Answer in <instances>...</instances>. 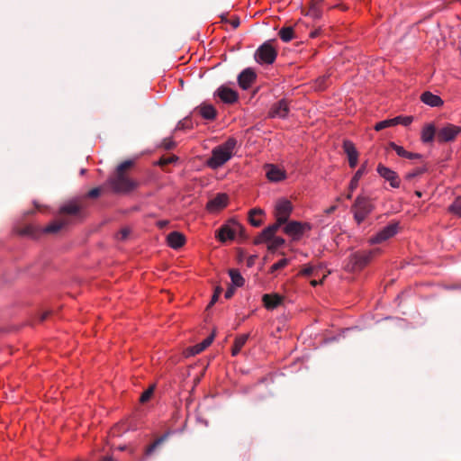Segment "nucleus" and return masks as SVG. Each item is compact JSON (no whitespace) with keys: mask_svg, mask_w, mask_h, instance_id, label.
I'll return each instance as SVG.
<instances>
[{"mask_svg":"<svg viewBox=\"0 0 461 461\" xmlns=\"http://www.w3.org/2000/svg\"><path fill=\"white\" fill-rule=\"evenodd\" d=\"M133 164L132 160L123 161L117 167L114 176L109 178L108 183L114 193L126 194L137 187V182L131 179L126 173Z\"/></svg>","mask_w":461,"mask_h":461,"instance_id":"f257e3e1","label":"nucleus"},{"mask_svg":"<svg viewBox=\"0 0 461 461\" xmlns=\"http://www.w3.org/2000/svg\"><path fill=\"white\" fill-rule=\"evenodd\" d=\"M236 146L237 140L232 137L229 138L224 143L212 149V157L208 159L207 165L213 169L221 167L230 159Z\"/></svg>","mask_w":461,"mask_h":461,"instance_id":"f03ea898","label":"nucleus"},{"mask_svg":"<svg viewBox=\"0 0 461 461\" xmlns=\"http://www.w3.org/2000/svg\"><path fill=\"white\" fill-rule=\"evenodd\" d=\"M375 206L372 201L364 195H358L351 206V212L357 223L361 224L373 212Z\"/></svg>","mask_w":461,"mask_h":461,"instance_id":"7ed1b4c3","label":"nucleus"},{"mask_svg":"<svg viewBox=\"0 0 461 461\" xmlns=\"http://www.w3.org/2000/svg\"><path fill=\"white\" fill-rule=\"evenodd\" d=\"M277 51L269 41L263 43L255 53V59L260 64H273L276 59Z\"/></svg>","mask_w":461,"mask_h":461,"instance_id":"20e7f679","label":"nucleus"},{"mask_svg":"<svg viewBox=\"0 0 461 461\" xmlns=\"http://www.w3.org/2000/svg\"><path fill=\"white\" fill-rule=\"evenodd\" d=\"M373 256L372 251L368 252H357L351 255L349 263L347 268L350 271H357L364 268L371 260Z\"/></svg>","mask_w":461,"mask_h":461,"instance_id":"39448f33","label":"nucleus"},{"mask_svg":"<svg viewBox=\"0 0 461 461\" xmlns=\"http://www.w3.org/2000/svg\"><path fill=\"white\" fill-rule=\"evenodd\" d=\"M460 132V127L453 124H447L443 128L438 130L437 140L439 143L453 141Z\"/></svg>","mask_w":461,"mask_h":461,"instance_id":"423d86ee","label":"nucleus"},{"mask_svg":"<svg viewBox=\"0 0 461 461\" xmlns=\"http://www.w3.org/2000/svg\"><path fill=\"white\" fill-rule=\"evenodd\" d=\"M398 228H399L398 222H396V221L391 222L390 224H388L387 226L383 228L375 236H373L370 239V243L371 244H378V243L387 240L388 239L393 237L397 233Z\"/></svg>","mask_w":461,"mask_h":461,"instance_id":"0eeeda50","label":"nucleus"},{"mask_svg":"<svg viewBox=\"0 0 461 461\" xmlns=\"http://www.w3.org/2000/svg\"><path fill=\"white\" fill-rule=\"evenodd\" d=\"M293 211V205L289 200L280 199L275 205V217L279 221L287 222Z\"/></svg>","mask_w":461,"mask_h":461,"instance_id":"6e6552de","label":"nucleus"},{"mask_svg":"<svg viewBox=\"0 0 461 461\" xmlns=\"http://www.w3.org/2000/svg\"><path fill=\"white\" fill-rule=\"evenodd\" d=\"M285 221H279V219H276V221L272 225L265 228L254 240V244L258 245L261 243L267 242L276 235L277 230L280 229L282 225H284Z\"/></svg>","mask_w":461,"mask_h":461,"instance_id":"1a4fd4ad","label":"nucleus"},{"mask_svg":"<svg viewBox=\"0 0 461 461\" xmlns=\"http://www.w3.org/2000/svg\"><path fill=\"white\" fill-rule=\"evenodd\" d=\"M310 229L311 225L309 223H302L300 221H292L287 222L284 228V231L287 235L292 236L294 240H299L304 231Z\"/></svg>","mask_w":461,"mask_h":461,"instance_id":"9d476101","label":"nucleus"},{"mask_svg":"<svg viewBox=\"0 0 461 461\" xmlns=\"http://www.w3.org/2000/svg\"><path fill=\"white\" fill-rule=\"evenodd\" d=\"M290 107L288 101L286 99H281L272 104L268 112V117L285 119L288 115Z\"/></svg>","mask_w":461,"mask_h":461,"instance_id":"9b49d317","label":"nucleus"},{"mask_svg":"<svg viewBox=\"0 0 461 461\" xmlns=\"http://www.w3.org/2000/svg\"><path fill=\"white\" fill-rule=\"evenodd\" d=\"M376 171L380 175V176H382L390 183V185L392 187L398 188L400 186L401 180L399 178V176L391 168L384 166L383 164H379L377 166Z\"/></svg>","mask_w":461,"mask_h":461,"instance_id":"f8f14e48","label":"nucleus"},{"mask_svg":"<svg viewBox=\"0 0 461 461\" xmlns=\"http://www.w3.org/2000/svg\"><path fill=\"white\" fill-rule=\"evenodd\" d=\"M85 206V203L81 201H70L60 207L59 213L61 215L79 216Z\"/></svg>","mask_w":461,"mask_h":461,"instance_id":"ddd939ff","label":"nucleus"},{"mask_svg":"<svg viewBox=\"0 0 461 461\" xmlns=\"http://www.w3.org/2000/svg\"><path fill=\"white\" fill-rule=\"evenodd\" d=\"M215 95L225 104H233L238 100V93L226 86H221L215 92Z\"/></svg>","mask_w":461,"mask_h":461,"instance_id":"4468645a","label":"nucleus"},{"mask_svg":"<svg viewBox=\"0 0 461 461\" xmlns=\"http://www.w3.org/2000/svg\"><path fill=\"white\" fill-rule=\"evenodd\" d=\"M256 78L257 75L255 71L252 68H248L239 75L238 83L242 89L246 90L251 86Z\"/></svg>","mask_w":461,"mask_h":461,"instance_id":"2eb2a0df","label":"nucleus"},{"mask_svg":"<svg viewBox=\"0 0 461 461\" xmlns=\"http://www.w3.org/2000/svg\"><path fill=\"white\" fill-rule=\"evenodd\" d=\"M343 150L348 156V164L350 167H355L357 164L358 159V152L354 145V143L350 140L343 141Z\"/></svg>","mask_w":461,"mask_h":461,"instance_id":"dca6fc26","label":"nucleus"},{"mask_svg":"<svg viewBox=\"0 0 461 461\" xmlns=\"http://www.w3.org/2000/svg\"><path fill=\"white\" fill-rule=\"evenodd\" d=\"M217 238L221 242H225L228 240L235 239L234 231V220L229 221V223L222 225L217 231Z\"/></svg>","mask_w":461,"mask_h":461,"instance_id":"f3484780","label":"nucleus"},{"mask_svg":"<svg viewBox=\"0 0 461 461\" xmlns=\"http://www.w3.org/2000/svg\"><path fill=\"white\" fill-rule=\"evenodd\" d=\"M284 300V296L278 294H266L262 297L264 306L268 310L278 307Z\"/></svg>","mask_w":461,"mask_h":461,"instance_id":"a211bd4d","label":"nucleus"},{"mask_svg":"<svg viewBox=\"0 0 461 461\" xmlns=\"http://www.w3.org/2000/svg\"><path fill=\"white\" fill-rule=\"evenodd\" d=\"M194 111L198 113L203 119L212 121L217 116V111L212 104H202L197 106Z\"/></svg>","mask_w":461,"mask_h":461,"instance_id":"6ab92c4d","label":"nucleus"},{"mask_svg":"<svg viewBox=\"0 0 461 461\" xmlns=\"http://www.w3.org/2000/svg\"><path fill=\"white\" fill-rule=\"evenodd\" d=\"M227 194H218L213 199L207 203V209L211 212L221 210L227 205Z\"/></svg>","mask_w":461,"mask_h":461,"instance_id":"aec40b11","label":"nucleus"},{"mask_svg":"<svg viewBox=\"0 0 461 461\" xmlns=\"http://www.w3.org/2000/svg\"><path fill=\"white\" fill-rule=\"evenodd\" d=\"M167 241L169 247L178 249L185 245V237L178 231H172L167 235Z\"/></svg>","mask_w":461,"mask_h":461,"instance_id":"412c9836","label":"nucleus"},{"mask_svg":"<svg viewBox=\"0 0 461 461\" xmlns=\"http://www.w3.org/2000/svg\"><path fill=\"white\" fill-rule=\"evenodd\" d=\"M438 130L433 123L426 124L421 131L420 139L425 144L431 143L434 139H437Z\"/></svg>","mask_w":461,"mask_h":461,"instance_id":"4be33fe9","label":"nucleus"},{"mask_svg":"<svg viewBox=\"0 0 461 461\" xmlns=\"http://www.w3.org/2000/svg\"><path fill=\"white\" fill-rule=\"evenodd\" d=\"M267 177L273 182H278L285 177V172L274 165H267Z\"/></svg>","mask_w":461,"mask_h":461,"instance_id":"5701e85b","label":"nucleus"},{"mask_svg":"<svg viewBox=\"0 0 461 461\" xmlns=\"http://www.w3.org/2000/svg\"><path fill=\"white\" fill-rule=\"evenodd\" d=\"M421 101L431 106V107H439L443 104V100L438 96L431 92H424L420 96Z\"/></svg>","mask_w":461,"mask_h":461,"instance_id":"b1692460","label":"nucleus"},{"mask_svg":"<svg viewBox=\"0 0 461 461\" xmlns=\"http://www.w3.org/2000/svg\"><path fill=\"white\" fill-rule=\"evenodd\" d=\"M249 338V334H241V335L236 337V339L234 340L233 347L231 348L232 356H237L240 352L241 348L246 344Z\"/></svg>","mask_w":461,"mask_h":461,"instance_id":"393cba45","label":"nucleus"},{"mask_svg":"<svg viewBox=\"0 0 461 461\" xmlns=\"http://www.w3.org/2000/svg\"><path fill=\"white\" fill-rule=\"evenodd\" d=\"M68 223V221L65 219L54 221L51 223H50L49 225H47L44 228L43 231L46 233H57L63 227H65Z\"/></svg>","mask_w":461,"mask_h":461,"instance_id":"a878e982","label":"nucleus"},{"mask_svg":"<svg viewBox=\"0 0 461 461\" xmlns=\"http://www.w3.org/2000/svg\"><path fill=\"white\" fill-rule=\"evenodd\" d=\"M263 213V210L259 208L251 209L249 212V223L254 227H259L262 224V221L258 219L257 216L262 215Z\"/></svg>","mask_w":461,"mask_h":461,"instance_id":"bb28decb","label":"nucleus"},{"mask_svg":"<svg viewBox=\"0 0 461 461\" xmlns=\"http://www.w3.org/2000/svg\"><path fill=\"white\" fill-rule=\"evenodd\" d=\"M365 172H366V165H362L357 169V171L355 173L354 176L352 177V179L349 183L348 189H350L351 192H354V190L357 187L358 181L363 176Z\"/></svg>","mask_w":461,"mask_h":461,"instance_id":"cd10ccee","label":"nucleus"},{"mask_svg":"<svg viewBox=\"0 0 461 461\" xmlns=\"http://www.w3.org/2000/svg\"><path fill=\"white\" fill-rule=\"evenodd\" d=\"M229 275L234 286L241 287L244 285V278L238 269H230Z\"/></svg>","mask_w":461,"mask_h":461,"instance_id":"c85d7f7f","label":"nucleus"},{"mask_svg":"<svg viewBox=\"0 0 461 461\" xmlns=\"http://www.w3.org/2000/svg\"><path fill=\"white\" fill-rule=\"evenodd\" d=\"M168 433H166L162 435L161 437L158 438L153 443H151L149 446L147 447L145 450L146 456H150L156 448L160 446L162 443H164L167 438Z\"/></svg>","mask_w":461,"mask_h":461,"instance_id":"c756f323","label":"nucleus"},{"mask_svg":"<svg viewBox=\"0 0 461 461\" xmlns=\"http://www.w3.org/2000/svg\"><path fill=\"white\" fill-rule=\"evenodd\" d=\"M213 337H214V335L212 334L211 336L206 338L203 342L193 347L192 353L194 355H196V354H199L202 351H203L207 347H209L212 344V342L213 340Z\"/></svg>","mask_w":461,"mask_h":461,"instance_id":"7c9ffc66","label":"nucleus"},{"mask_svg":"<svg viewBox=\"0 0 461 461\" xmlns=\"http://www.w3.org/2000/svg\"><path fill=\"white\" fill-rule=\"evenodd\" d=\"M278 35L283 41L289 42L294 38V29L292 27H283Z\"/></svg>","mask_w":461,"mask_h":461,"instance_id":"2f4dec72","label":"nucleus"},{"mask_svg":"<svg viewBox=\"0 0 461 461\" xmlns=\"http://www.w3.org/2000/svg\"><path fill=\"white\" fill-rule=\"evenodd\" d=\"M267 242H269V244L267 246L268 250L275 251L279 247H281L282 245L285 244V240L281 237L274 236L273 239H271Z\"/></svg>","mask_w":461,"mask_h":461,"instance_id":"473e14b6","label":"nucleus"},{"mask_svg":"<svg viewBox=\"0 0 461 461\" xmlns=\"http://www.w3.org/2000/svg\"><path fill=\"white\" fill-rule=\"evenodd\" d=\"M308 14L311 15L313 18H320L321 17V12L320 10L319 3L318 2H316L314 0H311L310 9L308 11Z\"/></svg>","mask_w":461,"mask_h":461,"instance_id":"72a5a7b5","label":"nucleus"},{"mask_svg":"<svg viewBox=\"0 0 461 461\" xmlns=\"http://www.w3.org/2000/svg\"><path fill=\"white\" fill-rule=\"evenodd\" d=\"M448 210L455 215L461 217V196H458L455 199V201L449 206Z\"/></svg>","mask_w":461,"mask_h":461,"instance_id":"f704fd0d","label":"nucleus"},{"mask_svg":"<svg viewBox=\"0 0 461 461\" xmlns=\"http://www.w3.org/2000/svg\"><path fill=\"white\" fill-rule=\"evenodd\" d=\"M154 390H155V384L150 385L146 391H144L142 393V394L140 397V402L141 403L147 402L153 395Z\"/></svg>","mask_w":461,"mask_h":461,"instance_id":"c9c22d12","label":"nucleus"},{"mask_svg":"<svg viewBox=\"0 0 461 461\" xmlns=\"http://www.w3.org/2000/svg\"><path fill=\"white\" fill-rule=\"evenodd\" d=\"M412 116H397L393 118L394 125L402 124L404 126H408L412 122Z\"/></svg>","mask_w":461,"mask_h":461,"instance_id":"e433bc0d","label":"nucleus"},{"mask_svg":"<svg viewBox=\"0 0 461 461\" xmlns=\"http://www.w3.org/2000/svg\"><path fill=\"white\" fill-rule=\"evenodd\" d=\"M392 126H394L393 118L388 119V120H384L382 122H377L375 126V130L379 131H382L385 128L392 127Z\"/></svg>","mask_w":461,"mask_h":461,"instance_id":"4c0bfd02","label":"nucleus"},{"mask_svg":"<svg viewBox=\"0 0 461 461\" xmlns=\"http://www.w3.org/2000/svg\"><path fill=\"white\" fill-rule=\"evenodd\" d=\"M234 231H235V236L239 235L241 239H247L248 238L244 226L241 225L237 221H234Z\"/></svg>","mask_w":461,"mask_h":461,"instance_id":"58836bf2","label":"nucleus"},{"mask_svg":"<svg viewBox=\"0 0 461 461\" xmlns=\"http://www.w3.org/2000/svg\"><path fill=\"white\" fill-rule=\"evenodd\" d=\"M176 160H177V157L175 155L163 156L158 160V165L161 167H164V166L172 164V163L176 162Z\"/></svg>","mask_w":461,"mask_h":461,"instance_id":"ea45409f","label":"nucleus"},{"mask_svg":"<svg viewBox=\"0 0 461 461\" xmlns=\"http://www.w3.org/2000/svg\"><path fill=\"white\" fill-rule=\"evenodd\" d=\"M288 263H289V260L287 258H283V259L279 260L278 262H276L271 266V267L269 269V273H274L279 269L284 268L285 267H286L288 265Z\"/></svg>","mask_w":461,"mask_h":461,"instance_id":"a19ab883","label":"nucleus"},{"mask_svg":"<svg viewBox=\"0 0 461 461\" xmlns=\"http://www.w3.org/2000/svg\"><path fill=\"white\" fill-rule=\"evenodd\" d=\"M426 171L425 167H418L411 172L406 174L405 178L407 180H412L414 177L420 176Z\"/></svg>","mask_w":461,"mask_h":461,"instance_id":"79ce46f5","label":"nucleus"},{"mask_svg":"<svg viewBox=\"0 0 461 461\" xmlns=\"http://www.w3.org/2000/svg\"><path fill=\"white\" fill-rule=\"evenodd\" d=\"M160 147L166 150H170L176 147V142L171 138H166L162 140Z\"/></svg>","mask_w":461,"mask_h":461,"instance_id":"37998d69","label":"nucleus"},{"mask_svg":"<svg viewBox=\"0 0 461 461\" xmlns=\"http://www.w3.org/2000/svg\"><path fill=\"white\" fill-rule=\"evenodd\" d=\"M390 147L397 153L398 156L405 158L407 150H405L402 146H399L394 142H391Z\"/></svg>","mask_w":461,"mask_h":461,"instance_id":"c03bdc74","label":"nucleus"},{"mask_svg":"<svg viewBox=\"0 0 461 461\" xmlns=\"http://www.w3.org/2000/svg\"><path fill=\"white\" fill-rule=\"evenodd\" d=\"M221 292H222L221 287L218 286V287L215 288L214 294H213V295L212 297V300H211L208 307H211L212 305H213L218 301L219 296L221 295Z\"/></svg>","mask_w":461,"mask_h":461,"instance_id":"a18cd8bd","label":"nucleus"},{"mask_svg":"<svg viewBox=\"0 0 461 461\" xmlns=\"http://www.w3.org/2000/svg\"><path fill=\"white\" fill-rule=\"evenodd\" d=\"M101 194V188L100 187H95V188H93L91 189L86 194V196L88 197V198H96L100 195Z\"/></svg>","mask_w":461,"mask_h":461,"instance_id":"49530a36","label":"nucleus"},{"mask_svg":"<svg viewBox=\"0 0 461 461\" xmlns=\"http://www.w3.org/2000/svg\"><path fill=\"white\" fill-rule=\"evenodd\" d=\"M129 234H130V230L128 228H123L117 234V239L120 240H124L128 238Z\"/></svg>","mask_w":461,"mask_h":461,"instance_id":"de8ad7c7","label":"nucleus"},{"mask_svg":"<svg viewBox=\"0 0 461 461\" xmlns=\"http://www.w3.org/2000/svg\"><path fill=\"white\" fill-rule=\"evenodd\" d=\"M314 272V267L311 266H305L301 271L300 274L302 276H312Z\"/></svg>","mask_w":461,"mask_h":461,"instance_id":"09e8293b","label":"nucleus"},{"mask_svg":"<svg viewBox=\"0 0 461 461\" xmlns=\"http://www.w3.org/2000/svg\"><path fill=\"white\" fill-rule=\"evenodd\" d=\"M35 232H36V228L33 226H27L23 230V234L29 235V236H34Z\"/></svg>","mask_w":461,"mask_h":461,"instance_id":"8fccbe9b","label":"nucleus"},{"mask_svg":"<svg viewBox=\"0 0 461 461\" xmlns=\"http://www.w3.org/2000/svg\"><path fill=\"white\" fill-rule=\"evenodd\" d=\"M328 79V77H320L318 80H317V84H318V87L320 89H324L326 87V80Z\"/></svg>","mask_w":461,"mask_h":461,"instance_id":"3c124183","label":"nucleus"},{"mask_svg":"<svg viewBox=\"0 0 461 461\" xmlns=\"http://www.w3.org/2000/svg\"><path fill=\"white\" fill-rule=\"evenodd\" d=\"M405 158H409V159H417V158H421V155L419 153H413V152L407 151Z\"/></svg>","mask_w":461,"mask_h":461,"instance_id":"603ef678","label":"nucleus"},{"mask_svg":"<svg viewBox=\"0 0 461 461\" xmlns=\"http://www.w3.org/2000/svg\"><path fill=\"white\" fill-rule=\"evenodd\" d=\"M234 293H235V288L233 286H230L226 290L224 296L226 299H230L233 296Z\"/></svg>","mask_w":461,"mask_h":461,"instance_id":"864d4df0","label":"nucleus"},{"mask_svg":"<svg viewBox=\"0 0 461 461\" xmlns=\"http://www.w3.org/2000/svg\"><path fill=\"white\" fill-rule=\"evenodd\" d=\"M229 23L233 27V29H236L240 25V19L239 17H233L231 20L229 21Z\"/></svg>","mask_w":461,"mask_h":461,"instance_id":"5fc2aeb1","label":"nucleus"},{"mask_svg":"<svg viewBox=\"0 0 461 461\" xmlns=\"http://www.w3.org/2000/svg\"><path fill=\"white\" fill-rule=\"evenodd\" d=\"M51 314V312L50 311H45L43 312L42 313H41L40 315V321L42 322L44 321L45 320L48 319V317Z\"/></svg>","mask_w":461,"mask_h":461,"instance_id":"6e6d98bb","label":"nucleus"},{"mask_svg":"<svg viewBox=\"0 0 461 461\" xmlns=\"http://www.w3.org/2000/svg\"><path fill=\"white\" fill-rule=\"evenodd\" d=\"M167 224H168V221H166V220H164V221H158V223H157L158 227V228H160V229L165 228Z\"/></svg>","mask_w":461,"mask_h":461,"instance_id":"4d7b16f0","label":"nucleus"},{"mask_svg":"<svg viewBox=\"0 0 461 461\" xmlns=\"http://www.w3.org/2000/svg\"><path fill=\"white\" fill-rule=\"evenodd\" d=\"M336 209H337L336 205H331L328 209L325 210V212L327 214H330V213L334 212L336 211Z\"/></svg>","mask_w":461,"mask_h":461,"instance_id":"13d9d810","label":"nucleus"},{"mask_svg":"<svg viewBox=\"0 0 461 461\" xmlns=\"http://www.w3.org/2000/svg\"><path fill=\"white\" fill-rule=\"evenodd\" d=\"M325 276H326L324 275V276H323V277H322V279H321L320 281H317V280H312V281H311V285H312V286H316V285H318L319 284H321V283H322V281H323V279L325 278Z\"/></svg>","mask_w":461,"mask_h":461,"instance_id":"bf43d9fd","label":"nucleus"},{"mask_svg":"<svg viewBox=\"0 0 461 461\" xmlns=\"http://www.w3.org/2000/svg\"><path fill=\"white\" fill-rule=\"evenodd\" d=\"M185 127V122H179L176 130L183 129Z\"/></svg>","mask_w":461,"mask_h":461,"instance_id":"052dcab7","label":"nucleus"},{"mask_svg":"<svg viewBox=\"0 0 461 461\" xmlns=\"http://www.w3.org/2000/svg\"><path fill=\"white\" fill-rule=\"evenodd\" d=\"M221 23H228L230 20L226 17L225 14H221Z\"/></svg>","mask_w":461,"mask_h":461,"instance_id":"680f3d73","label":"nucleus"},{"mask_svg":"<svg viewBox=\"0 0 461 461\" xmlns=\"http://www.w3.org/2000/svg\"><path fill=\"white\" fill-rule=\"evenodd\" d=\"M318 34H319V31L312 32H311V37H312V38H315V37H317V36H318Z\"/></svg>","mask_w":461,"mask_h":461,"instance_id":"e2e57ef3","label":"nucleus"},{"mask_svg":"<svg viewBox=\"0 0 461 461\" xmlns=\"http://www.w3.org/2000/svg\"><path fill=\"white\" fill-rule=\"evenodd\" d=\"M100 461H114L111 456H104Z\"/></svg>","mask_w":461,"mask_h":461,"instance_id":"0e129e2a","label":"nucleus"},{"mask_svg":"<svg viewBox=\"0 0 461 461\" xmlns=\"http://www.w3.org/2000/svg\"><path fill=\"white\" fill-rule=\"evenodd\" d=\"M352 193H353V192H351V191L349 190L348 194H347V196H346V197H347V199H351V198H352Z\"/></svg>","mask_w":461,"mask_h":461,"instance_id":"69168bd1","label":"nucleus"},{"mask_svg":"<svg viewBox=\"0 0 461 461\" xmlns=\"http://www.w3.org/2000/svg\"><path fill=\"white\" fill-rule=\"evenodd\" d=\"M86 172V170L83 168V169H81V171H80V175H84Z\"/></svg>","mask_w":461,"mask_h":461,"instance_id":"338daca9","label":"nucleus"},{"mask_svg":"<svg viewBox=\"0 0 461 461\" xmlns=\"http://www.w3.org/2000/svg\"><path fill=\"white\" fill-rule=\"evenodd\" d=\"M416 194H417L418 196H421V194H420V192H419V191H417V192H416Z\"/></svg>","mask_w":461,"mask_h":461,"instance_id":"774afa93","label":"nucleus"}]
</instances>
